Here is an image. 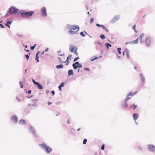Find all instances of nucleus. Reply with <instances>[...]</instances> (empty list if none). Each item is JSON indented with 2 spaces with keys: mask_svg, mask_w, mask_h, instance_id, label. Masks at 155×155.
<instances>
[{
  "mask_svg": "<svg viewBox=\"0 0 155 155\" xmlns=\"http://www.w3.org/2000/svg\"><path fill=\"white\" fill-rule=\"evenodd\" d=\"M23 12V10L19 11V9L15 6H11L7 10L6 14L4 16V17L6 18L9 16L10 15H14L18 16L20 15L22 17V14Z\"/></svg>",
  "mask_w": 155,
  "mask_h": 155,
  "instance_id": "f257e3e1",
  "label": "nucleus"
},
{
  "mask_svg": "<svg viewBox=\"0 0 155 155\" xmlns=\"http://www.w3.org/2000/svg\"><path fill=\"white\" fill-rule=\"evenodd\" d=\"M39 146L44 149L48 154L50 153L52 151V149L50 147L47 146L44 142H43L42 144H39Z\"/></svg>",
  "mask_w": 155,
  "mask_h": 155,
  "instance_id": "f03ea898",
  "label": "nucleus"
},
{
  "mask_svg": "<svg viewBox=\"0 0 155 155\" xmlns=\"http://www.w3.org/2000/svg\"><path fill=\"white\" fill-rule=\"evenodd\" d=\"M34 12L33 11H26L23 10V12L22 14V17L25 18H30L34 14Z\"/></svg>",
  "mask_w": 155,
  "mask_h": 155,
  "instance_id": "7ed1b4c3",
  "label": "nucleus"
},
{
  "mask_svg": "<svg viewBox=\"0 0 155 155\" xmlns=\"http://www.w3.org/2000/svg\"><path fill=\"white\" fill-rule=\"evenodd\" d=\"M29 132L31 133L34 137H38V135L36 134L35 129L32 126H30L29 129Z\"/></svg>",
  "mask_w": 155,
  "mask_h": 155,
  "instance_id": "20e7f679",
  "label": "nucleus"
},
{
  "mask_svg": "<svg viewBox=\"0 0 155 155\" xmlns=\"http://www.w3.org/2000/svg\"><path fill=\"white\" fill-rule=\"evenodd\" d=\"M41 15L43 17L47 16V14L46 12V9L45 7H43L41 10Z\"/></svg>",
  "mask_w": 155,
  "mask_h": 155,
  "instance_id": "39448f33",
  "label": "nucleus"
},
{
  "mask_svg": "<svg viewBox=\"0 0 155 155\" xmlns=\"http://www.w3.org/2000/svg\"><path fill=\"white\" fill-rule=\"evenodd\" d=\"M10 118L11 120L15 124H16L18 122V118L16 115H13Z\"/></svg>",
  "mask_w": 155,
  "mask_h": 155,
  "instance_id": "423d86ee",
  "label": "nucleus"
},
{
  "mask_svg": "<svg viewBox=\"0 0 155 155\" xmlns=\"http://www.w3.org/2000/svg\"><path fill=\"white\" fill-rule=\"evenodd\" d=\"M151 38L149 36L146 38L145 42L147 47H149L150 46L151 43Z\"/></svg>",
  "mask_w": 155,
  "mask_h": 155,
  "instance_id": "0eeeda50",
  "label": "nucleus"
},
{
  "mask_svg": "<svg viewBox=\"0 0 155 155\" xmlns=\"http://www.w3.org/2000/svg\"><path fill=\"white\" fill-rule=\"evenodd\" d=\"M120 18V15H116L114 16L112 19L111 20L110 22L112 23H114L117 21L119 20Z\"/></svg>",
  "mask_w": 155,
  "mask_h": 155,
  "instance_id": "6e6552de",
  "label": "nucleus"
},
{
  "mask_svg": "<svg viewBox=\"0 0 155 155\" xmlns=\"http://www.w3.org/2000/svg\"><path fill=\"white\" fill-rule=\"evenodd\" d=\"M148 150L150 152H154L155 151V147L153 144H148L147 145Z\"/></svg>",
  "mask_w": 155,
  "mask_h": 155,
  "instance_id": "1a4fd4ad",
  "label": "nucleus"
},
{
  "mask_svg": "<svg viewBox=\"0 0 155 155\" xmlns=\"http://www.w3.org/2000/svg\"><path fill=\"white\" fill-rule=\"evenodd\" d=\"M139 78L141 82L142 83H144L145 81V78L142 73H140L139 75Z\"/></svg>",
  "mask_w": 155,
  "mask_h": 155,
  "instance_id": "9d476101",
  "label": "nucleus"
},
{
  "mask_svg": "<svg viewBox=\"0 0 155 155\" xmlns=\"http://www.w3.org/2000/svg\"><path fill=\"white\" fill-rule=\"evenodd\" d=\"M78 29L77 31H79L80 29V27L78 25H72L71 30H74Z\"/></svg>",
  "mask_w": 155,
  "mask_h": 155,
  "instance_id": "9b49d317",
  "label": "nucleus"
},
{
  "mask_svg": "<svg viewBox=\"0 0 155 155\" xmlns=\"http://www.w3.org/2000/svg\"><path fill=\"white\" fill-rule=\"evenodd\" d=\"M128 107L127 102H124L121 105V107L123 110H124L127 108Z\"/></svg>",
  "mask_w": 155,
  "mask_h": 155,
  "instance_id": "f8f14e48",
  "label": "nucleus"
},
{
  "mask_svg": "<svg viewBox=\"0 0 155 155\" xmlns=\"http://www.w3.org/2000/svg\"><path fill=\"white\" fill-rule=\"evenodd\" d=\"M139 115L137 113H135L133 114V117L134 121H136L139 117Z\"/></svg>",
  "mask_w": 155,
  "mask_h": 155,
  "instance_id": "ddd939ff",
  "label": "nucleus"
},
{
  "mask_svg": "<svg viewBox=\"0 0 155 155\" xmlns=\"http://www.w3.org/2000/svg\"><path fill=\"white\" fill-rule=\"evenodd\" d=\"M76 48H78V47L71 45L70 46L69 50L71 52H73L74 51V50Z\"/></svg>",
  "mask_w": 155,
  "mask_h": 155,
  "instance_id": "4468645a",
  "label": "nucleus"
},
{
  "mask_svg": "<svg viewBox=\"0 0 155 155\" xmlns=\"http://www.w3.org/2000/svg\"><path fill=\"white\" fill-rule=\"evenodd\" d=\"M65 82L63 81L61 82V84L59 85L58 87V89L60 91H62V87L64 86Z\"/></svg>",
  "mask_w": 155,
  "mask_h": 155,
  "instance_id": "2eb2a0df",
  "label": "nucleus"
},
{
  "mask_svg": "<svg viewBox=\"0 0 155 155\" xmlns=\"http://www.w3.org/2000/svg\"><path fill=\"white\" fill-rule=\"evenodd\" d=\"M18 124L21 125H25L26 124V122L25 120L21 119L19 121Z\"/></svg>",
  "mask_w": 155,
  "mask_h": 155,
  "instance_id": "dca6fc26",
  "label": "nucleus"
},
{
  "mask_svg": "<svg viewBox=\"0 0 155 155\" xmlns=\"http://www.w3.org/2000/svg\"><path fill=\"white\" fill-rule=\"evenodd\" d=\"M125 51H126L127 58H129L130 51L127 48H125Z\"/></svg>",
  "mask_w": 155,
  "mask_h": 155,
  "instance_id": "f3484780",
  "label": "nucleus"
},
{
  "mask_svg": "<svg viewBox=\"0 0 155 155\" xmlns=\"http://www.w3.org/2000/svg\"><path fill=\"white\" fill-rule=\"evenodd\" d=\"M36 85L37 86L38 89L40 90H42L43 89V86L42 85L38 82L37 83Z\"/></svg>",
  "mask_w": 155,
  "mask_h": 155,
  "instance_id": "a211bd4d",
  "label": "nucleus"
},
{
  "mask_svg": "<svg viewBox=\"0 0 155 155\" xmlns=\"http://www.w3.org/2000/svg\"><path fill=\"white\" fill-rule=\"evenodd\" d=\"M56 68L58 69L63 68H64V65L62 64L61 63L59 65H56Z\"/></svg>",
  "mask_w": 155,
  "mask_h": 155,
  "instance_id": "6ab92c4d",
  "label": "nucleus"
},
{
  "mask_svg": "<svg viewBox=\"0 0 155 155\" xmlns=\"http://www.w3.org/2000/svg\"><path fill=\"white\" fill-rule=\"evenodd\" d=\"M68 76H70L71 75H73L74 74L73 70L72 69H70L68 70Z\"/></svg>",
  "mask_w": 155,
  "mask_h": 155,
  "instance_id": "aec40b11",
  "label": "nucleus"
},
{
  "mask_svg": "<svg viewBox=\"0 0 155 155\" xmlns=\"http://www.w3.org/2000/svg\"><path fill=\"white\" fill-rule=\"evenodd\" d=\"M77 63H77V62H74V63L73 64L72 66V67H73V68L74 69H76L78 68V66L77 65Z\"/></svg>",
  "mask_w": 155,
  "mask_h": 155,
  "instance_id": "412c9836",
  "label": "nucleus"
},
{
  "mask_svg": "<svg viewBox=\"0 0 155 155\" xmlns=\"http://www.w3.org/2000/svg\"><path fill=\"white\" fill-rule=\"evenodd\" d=\"M98 59V57L97 56H93L90 59L91 61H93L95 60Z\"/></svg>",
  "mask_w": 155,
  "mask_h": 155,
  "instance_id": "4be33fe9",
  "label": "nucleus"
},
{
  "mask_svg": "<svg viewBox=\"0 0 155 155\" xmlns=\"http://www.w3.org/2000/svg\"><path fill=\"white\" fill-rule=\"evenodd\" d=\"M105 45L107 47V49H109V47H111L112 46L108 42H106L105 43Z\"/></svg>",
  "mask_w": 155,
  "mask_h": 155,
  "instance_id": "5701e85b",
  "label": "nucleus"
},
{
  "mask_svg": "<svg viewBox=\"0 0 155 155\" xmlns=\"http://www.w3.org/2000/svg\"><path fill=\"white\" fill-rule=\"evenodd\" d=\"M12 21H7L6 22V23H5V25L6 26H7L9 25H11L12 23Z\"/></svg>",
  "mask_w": 155,
  "mask_h": 155,
  "instance_id": "b1692460",
  "label": "nucleus"
},
{
  "mask_svg": "<svg viewBox=\"0 0 155 155\" xmlns=\"http://www.w3.org/2000/svg\"><path fill=\"white\" fill-rule=\"evenodd\" d=\"M105 31H106L107 32L109 31V30L106 28L105 26L103 25H102L101 27Z\"/></svg>",
  "mask_w": 155,
  "mask_h": 155,
  "instance_id": "393cba45",
  "label": "nucleus"
},
{
  "mask_svg": "<svg viewBox=\"0 0 155 155\" xmlns=\"http://www.w3.org/2000/svg\"><path fill=\"white\" fill-rule=\"evenodd\" d=\"M78 31H74L72 30H70L69 32L70 34L73 35L75 34Z\"/></svg>",
  "mask_w": 155,
  "mask_h": 155,
  "instance_id": "a878e982",
  "label": "nucleus"
},
{
  "mask_svg": "<svg viewBox=\"0 0 155 155\" xmlns=\"http://www.w3.org/2000/svg\"><path fill=\"white\" fill-rule=\"evenodd\" d=\"M131 107L133 109L135 110L137 107V105H135V104H134Z\"/></svg>",
  "mask_w": 155,
  "mask_h": 155,
  "instance_id": "bb28decb",
  "label": "nucleus"
},
{
  "mask_svg": "<svg viewBox=\"0 0 155 155\" xmlns=\"http://www.w3.org/2000/svg\"><path fill=\"white\" fill-rule=\"evenodd\" d=\"M71 27L72 25H71L70 24H67L66 25V27L68 29H69L70 30H71Z\"/></svg>",
  "mask_w": 155,
  "mask_h": 155,
  "instance_id": "cd10ccee",
  "label": "nucleus"
},
{
  "mask_svg": "<svg viewBox=\"0 0 155 155\" xmlns=\"http://www.w3.org/2000/svg\"><path fill=\"white\" fill-rule=\"evenodd\" d=\"M19 84L20 85V87L21 88H22L23 87L24 84L23 82L22 81H19Z\"/></svg>",
  "mask_w": 155,
  "mask_h": 155,
  "instance_id": "c85d7f7f",
  "label": "nucleus"
},
{
  "mask_svg": "<svg viewBox=\"0 0 155 155\" xmlns=\"http://www.w3.org/2000/svg\"><path fill=\"white\" fill-rule=\"evenodd\" d=\"M74 131H75V129L73 128H72L71 129V130L69 132V133L71 134H72L73 135H74Z\"/></svg>",
  "mask_w": 155,
  "mask_h": 155,
  "instance_id": "c756f323",
  "label": "nucleus"
},
{
  "mask_svg": "<svg viewBox=\"0 0 155 155\" xmlns=\"http://www.w3.org/2000/svg\"><path fill=\"white\" fill-rule=\"evenodd\" d=\"M117 52L119 54H121V48H120V47L118 48H117Z\"/></svg>",
  "mask_w": 155,
  "mask_h": 155,
  "instance_id": "7c9ffc66",
  "label": "nucleus"
},
{
  "mask_svg": "<svg viewBox=\"0 0 155 155\" xmlns=\"http://www.w3.org/2000/svg\"><path fill=\"white\" fill-rule=\"evenodd\" d=\"M100 37L101 38L102 40H104L105 39V37L104 35V34H101L100 35Z\"/></svg>",
  "mask_w": 155,
  "mask_h": 155,
  "instance_id": "2f4dec72",
  "label": "nucleus"
},
{
  "mask_svg": "<svg viewBox=\"0 0 155 155\" xmlns=\"http://www.w3.org/2000/svg\"><path fill=\"white\" fill-rule=\"evenodd\" d=\"M31 53H30L28 54H27L25 55V56L26 57V59L28 60L29 58V55H30Z\"/></svg>",
  "mask_w": 155,
  "mask_h": 155,
  "instance_id": "473e14b6",
  "label": "nucleus"
},
{
  "mask_svg": "<svg viewBox=\"0 0 155 155\" xmlns=\"http://www.w3.org/2000/svg\"><path fill=\"white\" fill-rule=\"evenodd\" d=\"M36 46V44H35L33 45V46H31V47H30L31 50V51H33L34 49Z\"/></svg>",
  "mask_w": 155,
  "mask_h": 155,
  "instance_id": "72a5a7b5",
  "label": "nucleus"
},
{
  "mask_svg": "<svg viewBox=\"0 0 155 155\" xmlns=\"http://www.w3.org/2000/svg\"><path fill=\"white\" fill-rule=\"evenodd\" d=\"M132 91L130 92L128 94H127V97L128 98H129L130 97H129L130 96H131L130 97H132Z\"/></svg>",
  "mask_w": 155,
  "mask_h": 155,
  "instance_id": "f704fd0d",
  "label": "nucleus"
},
{
  "mask_svg": "<svg viewBox=\"0 0 155 155\" xmlns=\"http://www.w3.org/2000/svg\"><path fill=\"white\" fill-rule=\"evenodd\" d=\"M77 65H78V67L79 68H82V65L81 64H80L79 63V62L77 61Z\"/></svg>",
  "mask_w": 155,
  "mask_h": 155,
  "instance_id": "c9c22d12",
  "label": "nucleus"
},
{
  "mask_svg": "<svg viewBox=\"0 0 155 155\" xmlns=\"http://www.w3.org/2000/svg\"><path fill=\"white\" fill-rule=\"evenodd\" d=\"M71 57H72L71 54H69L68 55V56L67 57V60H71Z\"/></svg>",
  "mask_w": 155,
  "mask_h": 155,
  "instance_id": "e433bc0d",
  "label": "nucleus"
},
{
  "mask_svg": "<svg viewBox=\"0 0 155 155\" xmlns=\"http://www.w3.org/2000/svg\"><path fill=\"white\" fill-rule=\"evenodd\" d=\"M80 35L83 37H84L86 36V35L84 34L83 31H81L80 33Z\"/></svg>",
  "mask_w": 155,
  "mask_h": 155,
  "instance_id": "4c0bfd02",
  "label": "nucleus"
},
{
  "mask_svg": "<svg viewBox=\"0 0 155 155\" xmlns=\"http://www.w3.org/2000/svg\"><path fill=\"white\" fill-rule=\"evenodd\" d=\"M138 39H139V38H137L135 40H134L133 41H132V42H133V43H134L135 44H137L138 43Z\"/></svg>",
  "mask_w": 155,
  "mask_h": 155,
  "instance_id": "58836bf2",
  "label": "nucleus"
},
{
  "mask_svg": "<svg viewBox=\"0 0 155 155\" xmlns=\"http://www.w3.org/2000/svg\"><path fill=\"white\" fill-rule=\"evenodd\" d=\"M78 49V48H76V49L74 50V51L73 52L77 55H78V52H77Z\"/></svg>",
  "mask_w": 155,
  "mask_h": 155,
  "instance_id": "ea45409f",
  "label": "nucleus"
},
{
  "mask_svg": "<svg viewBox=\"0 0 155 155\" xmlns=\"http://www.w3.org/2000/svg\"><path fill=\"white\" fill-rule=\"evenodd\" d=\"M87 142V140L86 139H84L83 142V144L84 145Z\"/></svg>",
  "mask_w": 155,
  "mask_h": 155,
  "instance_id": "a19ab883",
  "label": "nucleus"
},
{
  "mask_svg": "<svg viewBox=\"0 0 155 155\" xmlns=\"http://www.w3.org/2000/svg\"><path fill=\"white\" fill-rule=\"evenodd\" d=\"M144 33H142V34H141L140 35V36H139V38H140V39H142L143 37V36H144Z\"/></svg>",
  "mask_w": 155,
  "mask_h": 155,
  "instance_id": "79ce46f5",
  "label": "nucleus"
},
{
  "mask_svg": "<svg viewBox=\"0 0 155 155\" xmlns=\"http://www.w3.org/2000/svg\"><path fill=\"white\" fill-rule=\"evenodd\" d=\"M79 58H80L79 56H78L77 57L75 58L74 60V61H73L74 62H76L79 59Z\"/></svg>",
  "mask_w": 155,
  "mask_h": 155,
  "instance_id": "37998d69",
  "label": "nucleus"
},
{
  "mask_svg": "<svg viewBox=\"0 0 155 155\" xmlns=\"http://www.w3.org/2000/svg\"><path fill=\"white\" fill-rule=\"evenodd\" d=\"M131 98V97H130L129 98H128L127 97H126L125 99L124 100V102H127V101L128 100L130 99Z\"/></svg>",
  "mask_w": 155,
  "mask_h": 155,
  "instance_id": "c03bdc74",
  "label": "nucleus"
},
{
  "mask_svg": "<svg viewBox=\"0 0 155 155\" xmlns=\"http://www.w3.org/2000/svg\"><path fill=\"white\" fill-rule=\"evenodd\" d=\"M39 56H35V60H36L37 62H38L39 61Z\"/></svg>",
  "mask_w": 155,
  "mask_h": 155,
  "instance_id": "a18cd8bd",
  "label": "nucleus"
},
{
  "mask_svg": "<svg viewBox=\"0 0 155 155\" xmlns=\"http://www.w3.org/2000/svg\"><path fill=\"white\" fill-rule=\"evenodd\" d=\"M105 149V145L104 144H103L101 147V149L102 150H104Z\"/></svg>",
  "mask_w": 155,
  "mask_h": 155,
  "instance_id": "49530a36",
  "label": "nucleus"
},
{
  "mask_svg": "<svg viewBox=\"0 0 155 155\" xmlns=\"http://www.w3.org/2000/svg\"><path fill=\"white\" fill-rule=\"evenodd\" d=\"M32 82L34 83V84L36 85L37 83H38V82L36 81L34 79H32Z\"/></svg>",
  "mask_w": 155,
  "mask_h": 155,
  "instance_id": "de8ad7c7",
  "label": "nucleus"
},
{
  "mask_svg": "<svg viewBox=\"0 0 155 155\" xmlns=\"http://www.w3.org/2000/svg\"><path fill=\"white\" fill-rule=\"evenodd\" d=\"M94 21V18H91L90 20V24H91Z\"/></svg>",
  "mask_w": 155,
  "mask_h": 155,
  "instance_id": "09e8293b",
  "label": "nucleus"
},
{
  "mask_svg": "<svg viewBox=\"0 0 155 155\" xmlns=\"http://www.w3.org/2000/svg\"><path fill=\"white\" fill-rule=\"evenodd\" d=\"M31 90H29L28 91H26V93L29 94H31Z\"/></svg>",
  "mask_w": 155,
  "mask_h": 155,
  "instance_id": "8fccbe9b",
  "label": "nucleus"
},
{
  "mask_svg": "<svg viewBox=\"0 0 155 155\" xmlns=\"http://www.w3.org/2000/svg\"><path fill=\"white\" fill-rule=\"evenodd\" d=\"M133 43V42L132 41H129V42H126L125 43L126 45H127L128 44H132Z\"/></svg>",
  "mask_w": 155,
  "mask_h": 155,
  "instance_id": "3c124183",
  "label": "nucleus"
},
{
  "mask_svg": "<svg viewBox=\"0 0 155 155\" xmlns=\"http://www.w3.org/2000/svg\"><path fill=\"white\" fill-rule=\"evenodd\" d=\"M101 25H102L99 24L98 23H97L96 24V25L99 28H100V27H101Z\"/></svg>",
  "mask_w": 155,
  "mask_h": 155,
  "instance_id": "603ef678",
  "label": "nucleus"
},
{
  "mask_svg": "<svg viewBox=\"0 0 155 155\" xmlns=\"http://www.w3.org/2000/svg\"><path fill=\"white\" fill-rule=\"evenodd\" d=\"M0 26L1 28H4L5 27L3 25L1 24V25H0Z\"/></svg>",
  "mask_w": 155,
  "mask_h": 155,
  "instance_id": "864d4df0",
  "label": "nucleus"
},
{
  "mask_svg": "<svg viewBox=\"0 0 155 155\" xmlns=\"http://www.w3.org/2000/svg\"><path fill=\"white\" fill-rule=\"evenodd\" d=\"M84 70L85 71H90V69L88 68H85L84 69Z\"/></svg>",
  "mask_w": 155,
  "mask_h": 155,
  "instance_id": "5fc2aeb1",
  "label": "nucleus"
},
{
  "mask_svg": "<svg viewBox=\"0 0 155 155\" xmlns=\"http://www.w3.org/2000/svg\"><path fill=\"white\" fill-rule=\"evenodd\" d=\"M51 94H52V96H53L54 95L55 92L54 90L51 91Z\"/></svg>",
  "mask_w": 155,
  "mask_h": 155,
  "instance_id": "6e6d98bb",
  "label": "nucleus"
},
{
  "mask_svg": "<svg viewBox=\"0 0 155 155\" xmlns=\"http://www.w3.org/2000/svg\"><path fill=\"white\" fill-rule=\"evenodd\" d=\"M137 91H136L133 93H132V96L134 95H135V94H136L137 93Z\"/></svg>",
  "mask_w": 155,
  "mask_h": 155,
  "instance_id": "4d7b16f0",
  "label": "nucleus"
},
{
  "mask_svg": "<svg viewBox=\"0 0 155 155\" xmlns=\"http://www.w3.org/2000/svg\"><path fill=\"white\" fill-rule=\"evenodd\" d=\"M66 61L67 63L66 64V65H68L69 64V60H67V59H66Z\"/></svg>",
  "mask_w": 155,
  "mask_h": 155,
  "instance_id": "13d9d810",
  "label": "nucleus"
},
{
  "mask_svg": "<svg viewBox=\"0 0 155 155\" xmlns=\"http://www.w3.org/2000/svg\"><path fill=\"white\" fill-rule=\"evenodd\" d=\"M58 59L59 60V62H60V63H62V61H61V58L60 57H58Z\"/></svg>",
  "mask_w": 155,
  "mask_h": 155,
  "instance_id": "bf43d9fd",
  "label": "nucleus"
},
{
  "mask_svg": "<svg viewBox=\"0 0 155 155\" xmlns=\"http://www.w3.org/2000/svg\"><path fill=\"white\" fill-rule=\"evenodd\" d=\"M132 29L133 30H134L136 29V25H134L132 27Z\"/></svg>",
  "mask_w": 155,
  "mask_h": 155,
  "instance_id": "052dcab7",
  "label": "nucleus"
},
{
  "mask_svg": "<svg viewBox=\"0 0 155 155\" xmlns=\"http://www.w3.org/2000/svg\"><path fill=\"white\" fill-rule=\"evenodd\" d=\"M138 150H140V151H142L143 150L142 149L140 146L138 147Z\"/></svg>",
  "mask_w": 155,
  "mask_h": 155,
  "instance_id": "680f3d73",
  "label": "nucleus"
},
{
  "mask_svg": "<svg viewBox=\"0 0 155 155\" xmlns=\"http://www.w3.org/2000/svg\"><path fill=\"white\" fill-rule=\"evenodd\" d=\"M45 53V51H43L39 55L40 56H41V55Z\"/></svg>",
  "mask_w": 155,
  "mask_h": 155,
  "instance_id": "e2e57ef3",
  "label": "nucleus"
},
{
  "mask_svg": "<svg viewBox=\"0 0 155 155\" xmlns=\"http://www.w3.org/2000/svg\"><path fill=\"white\" fill-rule=\"evenodd\" d=\"M49 50V48H47L45 50V51H45V52H47Z\"/></svg>",
  "mask_w": 155,
  "mask_h": 155,
  "instance_id": "0e129e2a",
  "label": "nucleus"
},
{
  "mask_svg": "<svg viewBox=\"0 0 155 155\" xmlns=\"http://www.w3.org/2000/svg\"><path fill=\"white\" fill-rule=\"evenodd\" d=\"M64 53L63 54H58V55L59 56H64Z\"/></svg>",
  "mask_w": 155,
  "mask_h": 155,
  "instance_id": "69168bd1",
  "label": "nucleus"
},
{
  "mask_svg": "<svg viewBox=\"0 0 155 155\" xmlns=\"http://www.w3.org/2000/svg\"><path fill=\"white\" fill-rule=\"evenodd\" d=\"M16 99H17V101H20V100H19V98H18V96L16 97Z\"/></svg>",
  "mask_w": 155,
  "mask_h": 155,
  "instance_id": "338daca9",
  "label": "nucleus"
},
{
  "mask_svg": "<svg viewBox=\"0 0 155 155\" xmlns=\"http://www.w3.org/2000/svg\"><path fill=\"white\" fill-rule=\"evenodd\" d=\"M46 93L47 94H48L49 93V91L48 90H47L46 91Z\"/></svg>",
  "mask_w": 155,
  "mask_h": 155,
  "instance_id": "774afa93",
  "label": "nucleus"
}]
</instances>
